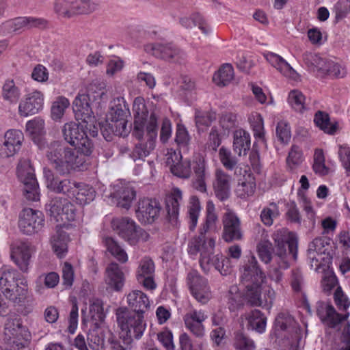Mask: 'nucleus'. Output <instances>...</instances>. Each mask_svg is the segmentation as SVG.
<instances>
[{
    "label": "nucleus",
    "mask_w": 350,
    "mask_h": 350,
    "mask_svg": "<svg viewBox=\"0 0 350 350\" xmlns=\"http://www.w3.org/2000/svg\"><path fill=\"white\" fill-rule=\"evenodd\" d=\"M62 134L64 140L75 149L63 147L57 142H53L49 147L46 157L55 172L64 176L86 167V157L92 153L94 145L83 126L78 123L70 122L65 124Z\"/></svg>",
    "instance_id": "obj_1"
},
{
    "label": "nucleus",
    "mask_w": 350,
    "mask_h": 350,
    "mask_svg": "<svg viewBox=\"0 0 350 350\" xmlns=\"http://www.w3.org/2000/svg\"><path fill=\"white\" fill-rule=\"evenodd\" d=\"M265 278L256 258L254 256H250L248 262L243 267L241 282L245 287V300L252 306H260L263 303L262 284Z\"/></svg>",
    "instance_id": "obj_2"
},
{
    "label": "nucleus",
    "mask_w": 350,
    "mask_h": 350,
    "mask_svg": "<svg viewBox=\"0 0 350 350\" xmlns=\"http://www.w3.org/2000/svg\"><path fill=\"white\" fill-rule=\"evenodd\" d=\"M133 111L134 117L133 135L138 139L143 138L150 139V135L148 131L151 129L155 133L156 139L159 130L158 114L155 111L150 113L144 100L141 97L135 98Z\"/></svg>",
    "instance_id": "obj_3"
},
{
    "label": "nucleus",
    "mask_w": 350,
    "mask_h": 350,
    "mask_svg": "<svg viewBox=\"0 0 350 350\" xmlns=\"http://www.w3.org/2000/svg\"><path fill=\"white\" fill-rule=\"evenodd\" d=\"M276 256L280 260L278 262V267H275L270 273V277L276 282L281 281L283 273L281 269H286L290 266V260H296L297 258L298 239L297 236L289 232L285 239L279 237L275 238Z\"/></svg>",
    "instance_id": "obj_4"
},
{
    "label": "nucleus",
    "mask_w": 350,
    "mask_h": 350,
    "mask_svg": "<svg viewBox=\"0 0 350 350\" xmlns=\"http://www.w3.org/2000/svg\"><path fill=\"white\" fill-rule=\"evenodd\" d=\"M117 322L121 329V336L126 344H131L133 338L139 339L146 329L144 314L130 312L126 308L116 312Z\"/></svg>",
    "instance_id": "obj_5"
},
{
    "label": "nucleus",
    "mask_w": 350,
    "mask_h": 350,
    "mask_svg": "<svg viewBox=\"0 0 350 350\" xmlns=\"http://www.w3.org/2000/svg\"><path fill=\"white\" fill-rule=\"evenodd\" d=\"M30 338V333L27 328L23 325L19 315L14 314L7 318L4 327V341L9 345V350L24 349Z\"/></svg>",
    "instance_id": "obj_6"
},
{
    "label": "nucleus",
    "mask_w": 350,
    "mask_h": 350,
    "mask_svg": "<svg viewBox=\"0 0 350 350\" xmlns=\"http://www.w3.org/2000/svg\"><path fill=\"white\" fill-rule=\"evenodd\" d=\"M111 225L118 234L131 245H135L139 241L146 242L150 237L146 230L137 226L129 217L114 219Z\"/></svg>",
    "instance_id": "obj_7"
},
{
    "label": "nucleus",
    "mask_w": 350,
    "mask_h": 350,
    "mask_svg": "<svg viewBox=\"0 0 350 350\" xmlns=\"http://www.w3.org/2000/svg\"><path fill=\"white\" fill-rule=\"evenodd\" d=\"M17 175L23 185V195L29 201L40 200V189L33 170L26 163L17 167Z\"/></svg>",
    "instance_id": "obj_8"
},
{
    "label": "nucleus",
    "mask_w": 350,
    "mask_h": 350,
    "mask_svg": "<svg viewBox=\"0 0 350 350\" xmlns=\"http://www.w3.org/2000/svg\"><path fill=\"white\" fill-rule=\"evenodd\" d=\"M129 113V107L122 97L114 99L113 105L107 113L106 119L118 126V133L122 137L127 136L130 126L127 127L126 118Z\"/></svg>",
    "instance_id": "obj_9"
},
{
    "label": "nucleus",
    "mask_w": 350,
    "mask_h": 350,
    "mask_svg": "<svg viewBox=\"0 0 350 350\" xmlns=\"http://www.w3.org/2000/svg\"><path fill=\"white\" fill-rule=\"evenodd\" d=\"M187 284L193 297L200 304H206L211 298V291L206 278L192 270L187 277Z\"/></svg>",
    "instance_id": "obj_10"
},
{
    "label": "nucleus",
    "mask_w": 350,
    "mask_h": 350,
    "mask_svg": "<svg viewBox=\"0 0 350 350\" xmlns=\"http://www.w3.org/2000/svg\"><path fill=\"white\" fill-rule=\"evenodd\" d=\"M44 221L42 212L30 208H24L19 216L18 227L23 234L31 235L42 228Z\"/></svg>",
    "instance_id": "obj_11"
},
{
    "label": "nucleus",
    "mask_w": 350,
    "mask_h": 350,
    "mask_svg": "<svg viewBox=\"0 0 350 350\" xmlns=\"http://www.w3.org/2000/svg\"><path fill=\"white\" fill-rule=\"evenodd\" d=\"M144 50L147 53L164 60L179 62L184 58V53L172 43L161 44L150 43L144 46Z\"/></svg>",
    "instance_id": "obj_12"
},
{
    "label": "nucleus",
    "mask_w": 350,
    "mask_h": 350,
    "mask_svg": "<svg viewBox=\"0 0 350 350\" xmlns=\"http://www.w3.org/2000/svg\"><path fill=\"white\" fill-rule=\"evenodd\" d=\"M224 230L222 237L226 242L240 241L243 238V231L239 218L232 212L226 213L223 218Z\"/></svg>",
    "instance_id": "obj_13"
},
{
    "label": "nucleus",
    "mask_w": 350,
    "mask_h": 350,
    "mask_svg": "<svg viewBox=\"0 0 350 350\" xmlns=\"http://www.w3.org/2000/svg\"><path fill=\"white\" fill-rule=\"evenodd\" d=\"M161 207L156 200L146 198L139 200L136 217L142 224H151L158 217Z\"/></svg>",
    "instance_id": "obj_14"
},
{
    "label": "nucleus",
    "mask_w": 350,
    "mask_h": 350,
    "mask_svg": "<svg viewBox=\"0 0 350 350\" xmlns=\"http://www.w3.org/2000/svg\"><path fill=\"white\" fill-rule=\"evenodd\" d=\"M92 99L85 94H79L75 99L72 109L77 120H81L83 122H94L95 119L91 107Z\"/></svg>",
    "instance_id": "obj_15"
},
{
    "label": "nucleus",
    "mask_w": 350,
    "mask_h": 350,
    "mask_svg": "<svg viewBox=\"0 0 350 350\" xmlns=\"http://www.w3.org/2000/svg\"><path fill=\"white\" fill-rule=\"evenodd\" d=\"M33 252V247L25 242H21L12 247L11 258L21 271L27 272Z\"/></svg>",
    "instance_id": "obj_16"
},
{
    "label": "nucleus",
    "mask_w": 350,
    "mask_h": 350,
    "mask_svg": "<svg viewBox=\"0 0 350 350\" xmlns=\"http://www.w3.org/2000/svg\"><path fill=\"white\" fill-rule=\"evenodd\" d=\"M43 94L40 92L35 91L27 94L19 104V114L26 117L38 113L43 107Z\"/></svg>",
    "instance_id": "obj_17"
},
{
    "label": "nucleus",
    "mask_w": 350,
    "mask_h": 350,
    "mask_svg": "<svg viewBox=\"0 0 350 350\" xmlns=\"http://www.w3.org/2000/svg\"><path fill=\"white\" fill-rule=\"evenodd\" d=\"M317 313L323 321L327 322V325L332 328L347 319L349 316L348 312L345 314L338 313L332 305L323 301L317 303Z\"/></svg>",
    "instance_id": "obj_18"
},
{
    "label": "nucleus",
    "mask_w": 350,
    "mask_h": 350,
    "mask_svg": "<svg viewBox=\"0 0 350 350\" xmlns=\"http://www.w3.org/2000/svg\"><path fill=\"white\" fill-rule=\"evenodd\" d=\"M231 176L222 170L217 169L215 173L213 189L216 197L221 201L227 200L230 193Z\"/></svg>",
    "instance_id": "obj_19"
},
{
    "label": "nucleus",
    "mask_w": 350,
    "mask_h": 350,
    "mask_svg": "<svg viewBox=\"0 0 350 350\" xmlns=\"http://www.w3.org/2000/svg\"><path fill=\"white\" fill-rule=\"evenodd\" d=\"M81 313L83 325H86L88 323H90L92 325H100L105 319L103 301L98 299H94L90 304L88 313L83 309Z\"/></svg>",
    "instance_id": "obj_20"
},
{
    "label": "nucleus",
    "mask_w": 350,
    "mask_h": 350,
    "mask_svg": "<svg viewBox=\"0 0 350 350\" xmlns=\"http://www.w3.org/2000/svg\"><path fill=\"white\" fill-rule=\"evenodd\" d=\"M150 135V139L143 138L139 139V142L135 144L133 150L129 152L130 157L133 161L138 160L144 161V158L148 157L151 151L155 148V133L150 131H148Z\"/></svg>",
    "instance_id": "obj_21"
},
{
    "label": "nucleus",
    "mask_w": 350,
    "mask_h": 350,
    "mask_svg": "<svg viewBox=\"0 0 350 350\" xmlns=\"http://www.w3.org/2000/svg\"><path fill=\"white\" fill-rule=\"evenodd\" d=\"M215 241L213 238L199 234L193 237L189 243V253L191 255L200 254V257L214 251Z\"/></svg>",
    "instance_id": "obj_22"
},
{
    "label": "nucleus",
    "mask_w": 350,
    "mask_h": 350,
    "mask_svg": "<svg viewBox=\"0 0 350 350\" xmlns=\"http://www.w3.org/2000/svg\"><path fill=\"white\" fill-rule=\"evenodd\" d=\"M206 319V316L202 310H193L184 316L187 328L198 337H202L204 335V328L202 323Z\"/></svg>",
    "instance_id": "obj_23"
},
{
    "label": "nucleus",
    "mask_w": 350,
    "mask_h": 350,
    "mask_svg": "<svg viewBox=\"0 0 350 350\" xmlns=\"http://www.w3.org/2000/svg\"><path fill=\"white\" fill-rule=\"evenodd\" d=\"M193 187L200 192L206 193V163L204 159L199 157L196 159L193 163Z\"/></svg>",
    "instance_id": "obj_24"
},
{
    "label": "nucleus",
    "mask_w": 350,
    "mask_h": 350,
    "mask_svg": "<svg viewBox=\"0 0 350 350\" xmlns=\"http://www.w3.org/2000/svg\"><path fill=\"white\" fill-rule=\"evenodd\" d=\"M127 303L132 310L131 312L144 314L150 306L146 295L141 291L133 290L127 295Z\"/></svg>",
    "instance_id": "obj_25"
},
{
    "label": "nucleus",
    "mask_w": 350,
    "mask_h": 350,
    "mask_svg": "<svg viewBox=\"0 0 350 350\" xmlns=\"http://www.w3.org/2000/svg\"><path fill=\"white\" fill-rule=\"evenodd\" d=\"M70 241L68 233L62 226H57L55 233L51 237V243L54 252L59 258H63L68 251Z\"/></svg>",
    "instance_id": "obj_26"
},
{
    "label": "nucleus",
    "mask_w": 350,
    "mask_h": 350,
    "mask_svg": "<svg viewBox=\"0 0 350 350\" xmlns=\"http://www.w3.org/2000/svg\"><path fill=\"white\" fill-rule=\"evenodd\" d=\"M182 200V191L178 188H174L171 196L165 200V208L169 221L176 225L178 221L179 202Z\"/></svg>",
    "instance_id": "obj_27"
},
{
    "label": "nucleus",
    "mask_w": 350,
    "mask_h": 350,
    "mask_svg": "<svg viewBox=\"0 0 350 350\" xmlns=\"http://www.w3.org/2000/svg\"><path fill=\"white\" fill-rule=\"evenodd\" d=\"M265 57L271 66L275 68L283 75L291 79L296 78L297 75L296 71L279 55L272 52H268L265 54Z\"/></svg>",
    "instance_id": "obj_28"
},
{
    "label": "nucleus",
    "mask_w": 350,
    "mask_h": 350,
    "mask_svg": "<svg viewBox=\"0 0 350 350\" xmlns=\"http://www.w3.org/2000/svg\"><path fill=\"white\" fill-rule=\"evenodd\" d=\"M105 273L107 284L117 291L121 290L124 286V276L120 266L111 262L106 268Z\"/></svg>",
    "instance_id": "obj_29"
},
{
    "label": "nucleus",
    "mask_w": 350,
    "mask_h": 350,
    "mask_svg": "<svg viewBox=\"0 0 350 350\" xmlns=\"http://www.w3.org/2000/svg\"><path fill=\"white\" fill-rule=\"evenodd\" d=\"M251 140L249 133L238 129L234 133L233 148L239 156L245 155L250 149Z\"/></svg>",
    "instance_id": "obj_30"
},
{
    "label": "nucleus",
    "mask_w": 350,
    "mask_h": 350,
    "mask_svg": "<svg viewBox=\"0 0 350 350\" xmlns=\"http://www.w3.org/2000/svg\"><path fill=\"white\" fill-rule=\"evenodd\" d=\"M26 131L36 144H41L42 136L45 133L44 120L38 117L28 121L26 124Z\"/></svg>",
    "instance_id": "obj_31"
},
{
    "label": "nucleus",
    "mask_w": 350,
    "mask_h": 350,
    "mask_svg": "<svg viewBox=\"0 0 350 350\" xmlns=\"http://www.w3.org/2000/svg\"><path fill=\"white\" fill-rule=\"evenodd\" d=\"M314 122L325 133L334 135L337 131L338 123L332 122L329 114L324 111H318L315 113Z\"/></svg>",
    "instance_id": "obj_32"
},
{
    "label": "nucleus",
    "mask_w": 350,
    "mask_h": 350,
    "mask_svg": "<svg viewBox=\"0 0 350 350\" xmlns=\"http://www.w3.org/2000/svg\"><path fill=\"white\" fill-rule=\"evenodd\" d=\"M234 77V69L231 64H224L216 72L213 77L214 83L220 87L227 85Z\"/></svg>",
    "instance_id": "obj_33"
},
{
    "label": "nucleus",
    "mask_w": 350,
    "mask_h": 350,
    "mask_svg": "<svg viewBox=\"0 0 350 350\" xmlns=\"http://www.w3.org/2000/svg\"><path fill=\"white\" fill-rule=\"evenodd\" d=\"M0 277V286L3 290V293L10 291L17 283L18 273L16 270L3 267L1 269Z\"/></svg>",
    "instance_id": "obj_34"
},
{
    "label": "nucleus",
    "mask_w": 350,
    "mask_h": 350,
    "mask_svg": "<svg viewBox=\"0 0 350 350\" xmlns=\"http://www.w3.org/2000/svg\"><path fill=\"white\" fill-rule=\"evenodd\" d=\"M105 83L98 79L92 81L87 87L86 94L93 101L103 100L107 98Z\"/></svg>",
    "instance_id": "obj_35"
},
{
    "label": "nucleus",
    "mask_w": 350,
    "mask_h": 350,
    "mask_svg": "<svg viewBox=\"0 0 350 350\" xmlns=\"http://www.w3.org/2000/svg\"><path fill=\"white\" fill-rule=\"evenodd\" d=\"M96 196V191L93 187L83 184L78 183L77 190L72 197H75L76 202L80 205H85L93 201Z\"/></svg>",
    "instance_id": "obj_36"
},
{
    "label": "nucleus",
    "mask_w": 350,
    "mask_h": 350,
    "mask_svg": "<svg viewBox=\"0 0 350 350\" xmlns=\"http://www.w3.org/2000/svg\"><path fill=\"white\" fill-rule=\"evenodd\" d=\"M174 156L178 161L171 165V172L177 177L189 178L191 172L190 161L185 160L184 161H180L179 159H181L182 156L180 154H176V152L174 153Z\"/></svg>",
    "instance_id": "obj_37"
},
{
    "label": "nucleus",
    "mask_w": 350,
    "mask_h": 350,
    "mask_svg": "<svg viewBox=\"0 0 350 350\" xmlns=\"http://www.w3.org/2000/svg\"><path fill=\"white\" fill-rule=\"evenodd\" d=\"M329 243L325 237L315 238L310 243L307 252L309 259L312 260V263L314 260H316V262L318 261L317 256L325 254L326 250L325 247Z\"/></svg>",
    "instance_id": "obj_38"
},
{
    "label": "nucleus",
    "mask_w": 350,
    "mask_h": 350,
    "mask_svg": "<svg viewBox=\"0 0 350 350\" xmlns=\"http://www.w3.org/2000/svg\"><path fill=\"white\" fill-rule=\"evenodd\" d=\"M92 326L88 335V339L94 344V348L98 349L99 345H103V338L110 337L111 331L107 327H100V325Z\"/></svg>",
    "instance_id": "obj_39"
},
{
    "label": "nucleus",
    "mask_w": 350,
    "mask_h": 350,
    "mask_svg": "<svg viewBox=\"0 0 350 350\" xmlns=\"http://www.w3.org/2000/svg\"><path fill=\"white\" fill-rule=\"evenodd\" d=\"M78 183L70 179L58 180L51 188V191L57 193H63L68 197H72L77 190Z\"/></svg>",
    "instance_id": "obj_40"
},
{
    "label": "nucleus",
    "mask_w": 350,
    "mask_h": 350,
    "mask_svg": "<svg viewBox=\"0 0 350 350\" xmlns=\"http://www.w3.org/2000/svg\"><path fill=\"white\" fill-rule=\"evenodd\" d=\"M23 140L24 135L20 130L10 129L4 135L3 141L15 154L21 149Z\"/></svg>",
    "instance_id": "obj_41"
},
{
    "label": "nucleus",
    "mask_w": 350,
    "mask_h": 350,
    "mask_svg": "<svg viewBox=\"0 0 350 350\" xmlns=\"http://www.w3.org/2000/svg\"><path fill=\"white\" fill-rule=\"evenodd\" d=\"M136 197V191L131 187L126 186L121 188L117 192V205L128 210Z\"/></svg>",
    "instance_id": "obj_42"
},
{
    "label": "nucleus",
    "mask_w": 350,
    "mask_h": 350,
    "mask_svg": "<svg viewBox=\"0 0 350 350\" xmlns=\"http://www.w3.org/2000/svg\"><path fill=\"white\" fill-rule=\"evenodd\" d=\"M247 326L259 333L265 331L267 319L259 310H253L247 318Z\"/></svg>",
    "instance_id": "obj_43"
},
{
    "label": "nucleus",
    "mask_w": 350,
    "mask_h": 350,
    "mask_svg": "<svg viewBox=\"0 0 350 350\" xmlns=\"http://www.w3.org/2000/svg\"><path fill=\"white\" fill-rule=\"evenodd\" d=\"M180 23L186 28L191 27V24L193 23L194 26L198 27L202 31L204 36L208 35L210 31V28L205 20L199 14H193L191 18H181Z\"/></svg>",
    "instance_id": "obj_44"
},
{
    "label": "nucleus",
    "mask_w": 350,
    "mask_h": 350,
    "mask_svg": "<svg viewBox=\"0 0 350 350\" xmlns=\"http://www.w3.org/2000/svg\"><path fill=\"white\" fill-rule=\"evenodd\" d=\"M228 306L230 311L239 310L243 306L244 296L239 292L237 286H231L228 294Z\"/></svg>",
    "instance_id": "obj_45"
},
{
    "label": "nucleus",
    "mask_w": 350,
    "mask_h": 350,
    "mask_svg": "<svg viewBox=\"0 0 350 350\" xmlns=\"http://www.w3.org/2000/svg\"><path fill=\"white\" fill-rule=\"evenodd\" d=\"M45 21L42 19L34 17H20L16 18L12 23L14 31L23 28L38 27L44 25Z\"/></svg>",
    "instance_id": "obj_46"
},
{
    "label": "nucleus",
    "mask_w": 350,
    "mask_h": 350,
    "mask_svg": "<svg viewBox=\"0 0 350 350\" xmlns=\"http://www.w3.org/2000/svg\"><path fill=\"white\" fill-rule=\"evenodd\" d=\"M75 15L89 14L96 11L98 4L93 0H75Z\"/></svg>",
    "instance_id": "obj_47"
},
{
    "label": "nucleus",
    "mask_w": 350,
    "mask_h": 350,
    "mask_svg": "<svg viewBox=\"0 0 350 350\" xmlns=\"http://www.w3.org/2000/svg\"><path fill=\"white\" fill-rule=\"evenodd\" d=\"M105 243L107 250L120 262H126L128 260L125 251L111 237H107Z\"/></svg>",
    "instance_id": "obj_48"
},
{
    "label": "nucleus",
    "mask_w": 350,
    "mask_h": 350,
    "mask_svg": "<svg viewBox=\"0 0 350 350\" xmlns=\"http://www.w3.org/2000/svg\"><path fill=\"white\" fill-rule=\"evenodd\" d=\"M73 5L74 1L56 0L54 4V10L64 18H70L75 16Z\"/></svg>",
    "instance_id": "obj_49"
},
{
    "label": "nucleus",
    "mask_w": 350,
    "mask_h": 350,
    "mask_svg": "<svg viewBox=\"0 0 350 350\" xmlns=\"http://www.w3.org/2000/svg\"><path fill=\"white\" fill-rule=\"evenodd\" d=\"M3 97L10 103H16L20 97V91L13 80L7 81L3 86Z\"/></svg>",
    "instance_id": "obj_50"
},
{
    "label": "nucleus",
    "mask_w": 350,
    "mask_h": 350,
    "mask_svg": "<svg viewBox=\"0 0 350 350\" xmlns=\"http://www.w3.org/2000/svg\"><path fill=\"white\" fill-rule=\"evenodd\" d=\"M28 288L20 287L19 284L17 282L14 284V287L10 291L5 292L3 294L9 300L14 304H20L24 301L26 298Z\"/></svg>",
    "instance_id": "obj_51"
},
{
    "label": "nucleus",
    "mask_w": 350,
    "mask_h": 350,
    "mask_svg": "<svg viewBox=\"0 0 350 350\" xmlns=\"http://www.w3.org/2000/svg\"><path fill=\"white\" fill-rule=\"evenodd\" d=\"M321 71L336 78H342L347 74L345 68H342L340 64L326 60Z\"/></svg>",
    "instance_id": "obj_52"
},
{
    "label": "nucleus",
    "mask_w": 350,
    "mask_h": 350,
    "mask_svg": "<svg viewBox=\"0 0 350 350\" xmlns=\"http://www.w3.org/2000/svg\"><path fill=\"white\" fill-rule=\"evenodd\" d=\"M219 157L221 163L228 170H234L237 165V159L232 155L230 150L222 146L219 151Z\"/></svg>",
    "instance_id": "obj_53"
},
{
    "label": "nucleus",
    "mask_w": 350,
    "mask_h": 350,
    "mask_svg": "<svg viewBox=\"0 0 350 350\" xmlns=\"http://www.w3.org/2000/svg\"><path fill=\"white\" fill-rule=\"evenodd\" d=\"M215 119L216 116L215 113L200 111L196 112V124L199 131H203L204 127L210 126L211 122Z\"/></svg>",
    "instance_id": "obj_54"
},
{
    "label": "nucleus",
    "mask_w": 350,
    "mask_h": 350,
    "mask_svg": "<svg viewBox=\"0 0 350 350\" xmlns=\"http://www.w3.org/2000/svg\"><path fill=\"white\" fill-rule=\"evenodd\" d=\"M295 325L294 318L286 312L279 313L275 320V328L283 331L295 328Z\"/></svg>",
    "instance_id": "obj_55"
},
{
    "label": "nucleus",
    "mask_w": 350,
    "mask_h": 350,
    "mask_svg": "<svg viewBox=\"0 0 350 350\" xmlns=\"http://www.w3.org/2000/svg\"><path fill=\"white\" fill-rule=\"evenodd\" d=\"M213 260L211 267H214L221 275H226L230 272V260L228 258L217 254L213 256Z\"/></svg>",
    "instance_id": "obj_56"
},
{
    "label": "nucleus",
    "mask_w": 350,
    "mask_h": 350,
    "mask_svg": "<svg viewBox=\"0 0 350 350\" xmlns=\"http://www.w3.org/2000/svg\"><path fill=\"white\" fill-rule=\"evenodd\" d=\"M99 127L102 135L107 142L113 140L114 135L121 136V135L118 133V126L107 119L105 122L99 123Z\"/></svg>",
    "instance_id": "obj_57"
},
{
    "label": "nucleus",
    "mask_w": 350,
    "mask_h": 350,
    "mask_svg": "<svg viewBox=\"0 0 350 350\" xmlns=\"http://www.w3.org/2000/svg\"><path fill=\"white\" fill-rule=\"evenodd\" d=\"M257 250L260 260L267 264L272 259L273 251L272 243L269 241H262L257 245Z\"/></svg>",
    "instance_id": "obj_58"
},
{
    "label": "nucleus",
    "mask_w": 350,
    "mask_h": 350,
    "mask_svg": "<svg viewBox=\"0 0 350 350\" xmlns=\"http://www.w3.org/2000/svg\"><path fill=\"white\" fill-rule=\"evenodd\" d=\"M305 96L298 90H292L288 95V103L297 111L302 112L306 108Z\"/></svg>",
    "instance_id": "obj_59"
},
{
    "label": "nucleus",
    "mask_w": 350,
    "mask_h": 350,
    "mask_svg": "<svg viewBox=\"0 0 350 350\" xmlns=\"http://www.w3.org/2000/svg\"><path fill=\"white\" fill-rule=\"evenodd\" d=\"M270 207L263 208L260 213V219L262 222L268 226L273 224V218L279 215L278 208L275 203L271 202Z\"/></svg>",
    "instance_id": "obj_60"
},
{
    "label": "nucleus",
    "mask_w": 350,
    "mask_h": 350,
    "mask_svg": "<svg viewBox=\"0 0 350 350\" xmlns=\"http://www.w3.org/2000/svg\"><path fill=\"white\" fill-rule=\"evenodd\" d=\"M154 264L152 260L148 257L142 259L137 269V278L154 275Z\"/></svg>",
    "instance_id": "obj_61"
},
{
    "label": "nucleus",
    "mask_w": 350,
    "mask_h": 350,
    "mask_svg": "<svg viewBox=\"0 0 350 350\" xmlns=\"http://www.w3.org/2000/svg\"><path fill=\"white\" fill-rule=\"evenodd\" d=\"M302 162V151L297 145H293L286 159L288 167L293 170Z\"/></svg>",
    "instance_id": "obj_62"
},
{
    "label": "nucleus",
    "mask_w": 350,
    "mask_h": 350,
    "mask_svg": "<svg viewBox=\"0 0 350 350\" xmlns=\"http://www.w3.org/2000/svg\"><path fill=\"white\" fill-rule=\"evenodd\" d=\"M68 100L64 97H59L53 103L51 107V116L53 119H60L64 115V110L69 106Z\"/></svg>",
    "instance_id": "obj_63"
},
{
    "label": "nucleus",
    "mask_w": 350,
    "mask_h": 350,
    "mask_svg": "<svg viewBox=\"0 0 350 350\" xmlns=\"http://www.w3.org/2000/svg\"><path fill=\"white\" fill-rule=\"evenodd\" d=\"M234 346L239 350H254L255 347L254 341L241 332L236 334Z\"/></svg>",
    "instance_id": "obj_64"
}]
</instances>
